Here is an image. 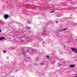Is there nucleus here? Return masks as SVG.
<instances>
[{
	"label": "nucleus",
	"instance_id": "obj_1",
	"mask_svg": "<svg viewBox=\"0 0 77 77\" xmlns=\"http://www.w3.org/2000/svg\"><path fill=\"white\" fill-rule=\"evenodd\" d=\"M71 50L72 51H73V52H75V53L77 54V49H76L75 48H71Z\"/></svg>",
	"mask_w": 77,
	"mask_h": 77
},
{
	"label": "nucleus",
	"instance_id": "obj_7",
	"mask_svg": "<svg viewBox=\"0 0 77 77\" xmlns=\"http://www.w3.org/2000/svg\"><path fill=\"white\" fill-rule=\"evenodd\" d=\"M40 65H44L45 64H44V62H43L42 63H40Z\"/></svg>",
	"mask_w": 77,
	"mask_h": 77
},
{
	"label": "nucleus",
	"instance_id": "obj_12",
	"mask_svg": "<svg viewBox=\"0 0 77 77\" xmlns=\"http://www.w3.org/2000/svg\"><path fill=\"white\" fill-rule=\"evenodd\" d=\"M31 51H32V52H33V50L32 49L31 50Z\"/></svg>",
	"mask_w": 77,
	"mask_h": 77
},
{
	"label": "nucleus",
	"instance_id": "obj_9",
	"mask_svg": "<svg viewBox=\"0 0 77 77\" xmlns=\"http://www.w3.org/2000/svg\"><path fill=\"white\" fill-rule=\"evenodd\" d=\"M46 57H47V59H49L50 57H49V56L47 55V56H46Z\"/></svg>",
	"mask_w": 77,
	"mask_h": 77
},
{
	"label": "nucleus",
	"instance_id": "obj_17",
	"mask_svg": "<svg viewBox=\"0 0 77 77\" xmlns=\"http://www.w3.org/2000/svg\"><path fill=\"white\" fill-rule=\"evenodd\" d=\"M0 32H2V30L0 29Z\"/></svg>",
	"mask_w": 77,
	"mask_h": 77
},
{
	"label": "nucleus",
	"instance_id": "obj_6",
	"mask_svg": "<svg viewBox=\"0 0 77 77\" xmlns=\"http://www.w3.org/2000/svg\"><path fill=\"white\" fill-rule=\"evenodd\" d=\"M31 27H29L28 26H26V29H31Z\"/></svg>",
	"mask_w": 77,
	"mask_h": 77
},
{
	"label": "nucleus",
	"instance_id": "obj_20",
	"mask_svg": "<svg viewBox=\"0 0 77 77\" xmlns=\"http://www.w3.org/2000/svg\"><path fill=\"white\" fill-rule=\"evenodd\" d=\"M29 58H30V57H29Z\"/></svg>",
	"mask_w": 77,
	"mask_h": 77
},
{
	"label": "nucleus",
	"instance_id": "obj_14",
	"mask_svg": "<svg viewBox=\"0 0 77 77\" xmlns=\"http://www.w3.org/2000/svg\"><path fill=\"white\" fill-rule=\"evenodd\" d=\"M43 32H46V30H43Z\"/></svg>",
	"mask_w": 77,
	"mask_h": 77
},
{
	"label": "nucleus",
	"instance_id": "obj_11",
	"mask_svg": "<svg viewBox=\"0 0 77 77\" xmlns=\"http://www.w3.org/2000/svg\"><path fill=\"white\" fill-rule=\"evenodd\" d=\"M3 52H4V53H5L6 52V51H4Z\"/></svg>",
	"mask_w": 77,
	"mask_h": 77
},
{
	"label": "nucleus",
	"instance_id": "obj_2",
	"mask_svg": "<svg viewBox=\"0 0 77 77\" xmlns=\"http://www.w3.org/2000/svg\"><path fill=\"white\" fill-rule=\"evenodd\" d=\"M9 15L8 14H5L4 15V17L5 19H7V18H9Z\"/></svg>",
	"mask_w": 77,
	"mask_h": 77
},
{
	"label": "nucleus",
	"instance_id": "obj_18",
	"mask_svg": "<svg viewBox=\"0 0 77 77\" xmlns=\"http://www.w3.org/2000/svg\"><path fill=\"white\" fill-rule=\"evenodd\" d=\"M43 43H44V42H43Z\"/></svg>",
	"mask_w": 77,
	"mask_h": 77
},
{
	"label": "nucleus",
	"instance_id": "obj_16",
	"mask_svg": "<svg viewBox=\"0 0 77 77\" xmlns=\"http://www.w3.org/2000/svg\"><path fill=\"white\" fill-rule=\"evenodd\" d=\"M24 54V52H23V53H22V54Z\"/></svg>",
	"mask_w": 77,
	"mask_h": 77
},
{
	"label": "nucleus",
	"instance_id": "obj_5",
	"mask_svg": "<svg viewBox=\"0 0 77 77\" xmlns=\"http://www.w3.org/2000/svg\"><path fill=\"white\" fill-rule=\"evenodd\" d=\"M67 30V29H62V30H60L59 32L65 31V30Z\"/></svg>",
	"mask_w": 77,
	"mask_h": 77
},
{
	"label": "nucleus",
	"instance_id": "obj_19",
	"mask_svg": "<svg viewBox=\"0 0 77 77\" xmlns=\"http://www.w3.org/2000/svg\"><path fill=\"white\" fill-rule=\"evenodd\" d=\"M36 51V50H35V51Z\"/></svg>",
	"mask_w": 77,
	"mask_h": 77
},
{
	"label": "nucleus",
	"instance_id": "obj_3",
	"mask_svg": "<svg viewBox=\"0 0 77 77\" xmlns=\"http://www.w3.org/2000/svg\"><path fill=\"white\" fill-rule=\"evenodd\" d=\"M5 39V37H0V40H1V41H2V40H3V39Z\"/></svg>",
	"mask_w": 77,
	"mask_h": 77
},
{
	"label": "nucleus",
	"instance_id": "obj_8",
	"mask_svg": "<svg viewBox=\"0 0 77 77\" xmlns=\"http://www.w3.org/2000/svg\"><path fill=\"white\" fill-rule=\"evenodd\" d=\"M57 65H58V66H62V64H61L60 63H58L57 64Z\"/></svg>",
	"mask_w": 77,
	"mask_h": 77
},
{
	"label": "nucleus",
	"instance_id": "obj_15",
	"mask_svg": "<svg viewBox=\"0 0 77 77\" xmlns=\"http://www.w3.org/2000/svg\"><path fill=\"white\" fill-rule=\"evenodd\" d=\"M56 23H57H57H58V21H57Z\"/></svg>",
	"mask_w": 77,
	"mask_h": 77
},
{
	"label": "nucleus",
	"instance_id": "obj_4",
	"mask_svg": "<svg viewBox=\"0 0 77 77\" xmlns=\"http://www.w3.org/2000/svg\"><path fill=\"white\" fill-rule=\"evenodd\" d=\"M69 67L70 68H74V67H75V65H71L69 66Z\"/></svg>",
	"mask_w": 77,
	"mask_h": 77
},
{
	"label": "nucleus",
	"instance_id": "obj_10",
	"mask_svg": "<svg viewBox=\"0 0 77 77\" xmlns=\"http://www.w3.org/2000/svg\"><path fill=\"white\" fill-rule=\"evenodd\" d=\"M55 12V11H51V13H54V12Z\"/></svg>",
	"mask_w": 77,
	"mask_h": 77
},
{
	"label": "nucleus",
	"instance_id": "obj_13",
	"mask_svg": "<svg viewBox=\"0 0 77 77\" xmlns=\"http://www.w3.org/2000/svg\"><path fill=\"white\" fill-rule=\"evenodd\" d=\"M76 76H74V77H77V74H76Z\"/></svg>",
	"mask_w": 77,
	"mask_h": 77
}]
</instances>
